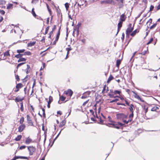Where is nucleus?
<instances>
[{
    "instance_id": "obj_1",
    "label": "nucleus",
    "mask_w": 160,
    "mask_h": 160,
    "mask_svg": "<svg viewBox=\"0 0 160 160\" xmlns=\"http://www.w3.org/2000/svg\"><path fill=\"white\" fill-rule=\"evenodd\" d=\"M104 124L107 126L117 129H122L123 127L126 126V125L124 124H123L120 122H116L115 121L112 120L110 116H108L107 119L105 120V122Z\"/></svg>"
},
{
    "instance_id": "obj_2",
    "label": "nucleus",
    "mask_w": 160,
    "mask_h": 160,
    "mask_svg": "<svg viewBox=\"0 0 160 160\" xmlns=\"http://www.w3.org/2000/svg\"><path fill=\"white\" fill-rule=\"evenodd\" d=\"M117 119L119 120H122L124 124H127L129 122H131L132 119H129L127 120L128 119L127 115L123 113H119L117 114L116 115Z\"/></svg>"
},
{
    "instance_id": "obj_3",
    "label": "nucleus",
    "mask_w": 160,
    "mask_h": 160,
    "mask_svg": "<svg viewBox=\"0 0 160 160\" xmlns=\"http://www.w3.org/2000/svg\"><path fill=\"white\" fill-rule=\"evenodd\" d=\"M134 24H133L132 27V24L129 23L126 30V38H128L129 37L130 33L132 31L134 28Z\"/></svg>"
},
{
    "instance_id": "obj_4",
    "label": "nucleus",
    "mask_w": 160,
    "mask_h": 160,
    "mask_svg": "<svg viewBox=\"0 0 160 160\" xmlns=\"http://www.w3.org/2000/svg\"><path fill=\"white\" fill-rule=\"evenodd\" d=\"M27 147L30 155L31 156L33 155L36 151V148L32 146H27Z\"/></svg>"
},
{
    "instance_id": "obj_5",
    "label": "nucleus",
    "mask_w": 160,
    "mask_h": 160,
    "mask_svg": "<svg viewBox=\"0 0 160 160\" xmlns=\"http://www.w3.org/2000/svg\"><path fill=\"white\" fill-rule=\"evenodd\" d=\"M73 93L72 91L70 89H68L67 91H65L63 92V94H65L69 97V98H70Z\"/></svg>"
},
{
    "instance_id": "obj_6",
    "label": "nucleus",
    "mask_w": 160,
    "mask_h": 160,
    "mask_svg": "<svg viewBox=\"0 0 160 160\" xmlns=\"http://www.w3.org/2000/svg\"><path fill=\"white\" fill-rule=\"evenodd\" d=\"M27 119L28 123L29 124V125L32 126H34L31 118L28 114L27 115Z\"/></svg>"
},
{
    "instance_id": "obj_7",
    "label": "nucleus",
    "mask_w": 160,
    "mask_h": 160,
    "mask_svg": "<svg viewBox=\"0 0 160 160\" xmlns=\"http://www.w3.org/2000/svg\"><path fill=\"white\" fill-rule=\"evenodd\" d=\"M152 111H156L157 112H160V106L159 105H155L152 107L151 109Z\"/></svg>"
},
{
    "instance_id": "obj_8",
    "label": "nucleus",
    "mask_w": 160,
    "mask_h": 160,
    "mask_svg": "<svg viewBox=\"0 0 160 160\" xmlns=\"http://www.w3.org/2000/svg\"><path fill=\"white\" fill-rule=\"evenodd\" d=\"M81 24L78 23L77 25L74 28L75 32H76L77 36H78L79 33V26H80Z\"/></svg>"
},
{
    "instance_id": "obj_9",
    "label": "nucleus",
    "mask_w": 160,
    "mask_h": 160,
    "mask_svg": "<svg viewBox=\"0 0 160 160\" xmlns=\"http://www.w3.org/2000/svg\"><path fill=\"white\" fill-rule=\"evenodd\" d=\"M96 118H97L98 119V121H99V122H98L97 123L101 124H104V123L105 122V120H102L101 117H98L97 114V112H96Z\"/></svg>"
},
{
    "instance_id": "obj_10",
    "label": "nucleus",
    "mask_w": 160,
    "mask_h": 160,
    "mask_svg": "<svg viewBox=\"0 0 160 160\" xmlns=\"http://www.w3.org/2000/svg\"><path fill=\"white\" fill-rule=\"evenodd\" d=\"M90 93L91 92L89 91L86 92L83 94L81 98L82 99H85L89 97Z\"/></svg>"
},
{
    "instance_id": "obj_11",
    "label": "nucleus",
    "mask_w": 160,
    "mask_h": 160,
    "mask_svg": "<svg viewBox=\"0 0 160 160\" xmlns=\"http://www.w3.org/2000/svg\"><path fill=\"white\" fill-rule=\"evenodd\" d=\"M26 128V126L24 124H21L18 127V131L21 132Z\"/></svg>"
},
{
    "instance_id": "obj_12",
    "label": "nucleus",
    "mask_w": 160,
    "mask_h": 160,
    "mask_svg": "<svg viewBox=\"0 0 160 160\" xmlns=\"http://www.w3.org/2000/svg\"><path fill=\"white\" fill-rule=\"evenodd\" d=\"M116 1H117L118 4L119 6V8H122L123 7L124 0H116Z\"/></svg>"
},
{
    "instance_id": "obj_13",
    "label": "nucleus",
    "mask_w": 160,
    "mask_h": 160,
    "mask_svg": "<svg viewBox=\"0 0 160 160\" xmlns=\"http://www.w3.org/2000/svg\"><path fill=\"white\" fill-rule=\"evenodd\" d=\"M133 92L134 94V96L135 98H137V99L139 100L141 102H144V100L142 99L140 96H139L137 94L136 92Z\"/></svg>"
},
{
    "instance_id": "obj_14",
    "label": "nucleus",
    "mask_w": 160,
    "mask_h": 160,
    "mask_svg": "<svg viewBox=\"0 0 160 160\" xmlns=\"http://www.w3.org/2000/svg\"><path fill=\"white\" fill-rule=\"evenodd\" d=\"M24 99V97L20 98L19 96H18L15 99V102H22Z\"/></svg>"
},
{
    "instance_id": "obj_15",
    "label": "nucleus",
    "mask_w": 160,
    "mask_h": 160,
    "mask_svg": "<svg viewBox=\"0 0 160 160\" xmlns=\"http://www.w3.org/2000/svg\"><path fill=\"white\" fill-rule=\"evenodd\" d=\"M53 100L52 97L50 96L49 98V100L48 102L47 107L48 108H50V104Z\"/></svg>"
},
{
    "instance_id": "obj_16",
    "label": "nucleus",
    "mask_w": 160,
    "mask_h": 160,
    "mask_svg": "<svg viewBox=\"0 0 160 160\" xmlns=\"http://www.w3.org/2000/svg\"><path fill=\"white\" fill-rule=\"evenodd\" d=\"M126 18L127 17L125 16L124 13L122 14L120 16V21L122 22L125 20Z\"/></svg>"
},
{
    "instance_id": "obj_17",
    "label": "nucleus",
    "mask_w": 160,
    "mask_h": 160,
    "mask_svg": "<svg viewBox=\"0 0 160 160\" xmlns=\"http://www.w3.org/2000/svg\"><path fill=\"white\" fill-rule=\"evenodd\" d=\"M108 91V87H106V85H105L104 86V87L102 92L103 94L106 93H107Z\"/></svg>"
},
{
    "instance_id": "obj_18",
    "label": "nucleus",
    "mask_w": 160,
    "mask_h": 160,
    "mask_svg": "<svg viewBox=\"0 0 160 160\" xmlns=\"http://www.w3.org/2000/svg\"><path fill=\"white\" fill-rule=\"evenodd\" d=\"M66 119H64L61 122L59 125V127L62 128L63 126L66 124Z\"/></svg>"
},
{
    "instance_id": "obj_19",
    "label": "nucleus",
    "mask_w": 160,
    "mask_h": 160,
    "mask_svg": "<svg viewBox=\"0 0 160 160\" xmlns=\"http://www.w3.org/2000/svg\"><path fill=\"white\" fill-rule=\"evenodd\" d=\"M32 142V139L30 138L29 137H28V138H27L26 140L25 141V143L26 144H29L30 143Z\"/></svg>"
},
{
    "instance_id": "obj_20",
    "label": "nucleus",
    "mask_w": 160,
    "mask_h": 160,
    "mask_svg": "<svg viewBox=\"0 0 160 160\" xmlns=\"http://www.w3.org/2000/svg\"><path fill=\"white\" fill-rule=\"evenodd\" d=\"M61 29V27H60L59 28L58 30V31L57 34L55 39H56V41H58V39L59 38L60 33V30Z\"/></svg>"
},
{
    "instance_id": "obj_21",
    "label": "nucleus",
    "mask_w": 160,
    "mask_h": 160,
    "mask_svg": "<svg viewBox=\"0 0 160 160\" xmlns=\"http://www.w3.org/2000/svg\"><path fill=\"white\" fill-rule=\"evenodd\" d=\"M113 1V0H106L105 1H101V4H103L104 2H105L107 4H111Z\"/></svg>"
},
{
    "instance_id": "obj_22",
    "label": "nucleus",
    "mask_w": 160,
    "mask_h": 160,
    "mask_svg": "<svg viewBox=\"0 0 160 160\" xmlns=\"http://www.w3.org/2000/svg\"><path fill=\"white\" fill-rule=\"evenodd\" d=\"M139 32V30L136 29L135 30L132 32L130 34V35L132 37H134L136 33H137Z\"/></svg>"
},
{
    "instance_id": "obj_23",
    "label": "nucleus",
    "mask_w": 160,
    "mask_h": 160,
    "mask_svg": "<svg viewBox=\"0 0 160 160\" xmlns=\"http://www.w3.org/2000/svg\"><path fill=\"white\" fill-rule=\"evenodd\" d=\"M6 3V1L5 0H0V5H2L1 7L2 8H5V7L4 6Z\"/></svg>"
},
{
    "instance_id": "obj_24",
    "label": "nucleus",
    "mask_w": 160,
    "mask_h": 160,
    "mask_svg": "<svg viewBox=\"0 0 160 160\" xmlns=\"http://www.w3.org/2000/svg\"><path fill=\"white\" fill-rule=\"evenodd\" d=\"M36 43L35 41H33V42H31L29 43H28L27 44V46L28 47H31L32 46H34Z\"/></svg>"
},
{
    "instance_id": "obj_25",
    "label": "nucleus",
    "mask_w": 160,
    "mask_h": 160,
    "mask_svg": "<svg viewBox=\"0 0 160 160\" xmlns=\"http://www.w3.org/2000/svg\"><path fill=\"white\" fill-rule=\"evenodd\" d=\"M23 86L22 84L21 83H19L16 86V88L19 89L21 88Z\"/></svg>"
},
{
    "instance_id": "obj_26",
    "label": "nucleus",
    "mask_w": 160,
    "mask_h": 160,
    "mask_svg": "<svg viewBox=\"0 0 160 160\" xmlns=\"http://www.w3.org/2000/svg\"><path fill=\"white\" fill-rule=\"evenodd\" d=\"M31 70V68L30 66L28 64L27 65V68L26 69V73L27 74Z\"/></svg>"
},
{
    "instance_id": "obj_27",
    "label": "nucleus",
    "mask_w": 160,
    "mask_h": 160,
    "mask_svg": "<svg viewBox=\"0 0 160 160\" xmlns=\"http://www.w3.org/2000/svg\"><path fill=\"white\" fill-rule=\"evenodd\" d=\"M134 105L132 104H131L129 108L130 111L131 112L133 113V109Z\"/></svg>"
},
{
    "instance_id": "obj_28",
    "label": "nucleus",
    "mask_w": 160,
    "mask_h": 160,
    "mask_svg": "<svg viewBox=\"0 0 160 160\" xmlns=\"http://www.w3.org/2000/svg\"><path fill=\"white\" fill-rule=\"evenodd\" d=\"M137 52L136 51L133 53L132 55V57H131V58L129 60V62L130 63V64L132 63V62L134 60H133L132 61V59H133V57L135 55L136 53H137Z\"/></svg>"
},
{
    "instance_id": "obj_29",
    "label": "nucleus",
    "mask_w": 160,
    "mask_h": 160,
    "mask_svg": "<svg viewBox=\"0 0 160 160\" xmlns=\"http://www.w3.org/2000/svg\"><path fill=\"white\" fill-rule=\"evenodd\" d=\"M22 137L21 135H18L15 138V140L16 141H19L21 139Z\"/></svg>"
},
{
    "instance_id": "obj_30",
    "label": "nucleus",
    "mask_w": 160,
    "mask_h": 160,
    "mask_svg": "<svg viewBox=\"0 0 160 160\" xmlns=\"http://www.w3.org/2000/svg\"><path fill=\"white\" fill-rule=\"evenodd\" d=\"M108 95V96H109L110 98H115L116 97L119 98V96H114V94H111V93H109Z\"/></svg>"
},
{
    "instance_id": "obj_31",
    "label": "nucleus",
    "mask_w": 160,
    "mask_h": 160,
    "mask_svg": "<svg viewBox=\"0 0 160 160\" xmlns=\"http://www.w3.org/2000/svg\"><path fill=\"white\" fill-rule=\"evenodd\" d=\"M121 60L118 59L116 61V66L117 67H118L121 63Z\"/></svg>"
},
{
    "instance_id": "obj_32",
    "label": "nucleus",
    "mask_w": 160,
    "mask_h": 160,
    "mask_svg": "<svg viewBox=\"0 0 160 160\" xmlns=\"http://www.w3.org/2000/svg\"><path fill=\"white\" fill-rule=\"evenodd\" d=\"M24 122V118L23 117H22L20 119L19 122L21 124H24L23 123Z\"/></svg>"
},
{
    "instance_id": "obj_33",
    "label": "nucleus",
    "mask_w": 160,
    "mask_h": 160,
    "mask_svg": "<svg viewBox=\"0 0 160 160\" xmlns=\"http://www.w3.org/2000/svg\"><path fill=\"white\" fill-rule=\"evenodd\" d=\"M121 93V91L118 90H115L114 91L113 94H118L120 95Z\"/></svg>"
},
{
    "instance_id": "obj_34",
    "label": "nucleus",
    "mask_w": 160,
    "mask_h": 160,
    "mask_svg": "<svg viewBox=\"0 0 160 160\" xmlns=\"http://www.w3.org/2000/svg\"><path fill=\"white\" fill-rule=\"evenodd\" d=\"M113 78V76L112 75H110L109 76V78H108V80H107V82L108 83L109 82L112 80Z\"/></svg>"
},
{
    "instance_id": "obj_35",
    "label": "nucleus",
    "mask_w": 160,
    "mask_h": 160,
    "mask_svg": "<svg viewBox=\"0 0 160 160\" xmlns=\"http://www.w3.org/2000/svg\"><path fill=\"white\" fill-rule=\"evenodd\" d=\"M34 8H33L32 10V14L33 17L35 18H36L37 15L36 14L35 12L34 11Z\"/></svg>"
},
{
    "instance_id": "obj_36",
    "label": "nucleus",
    "mask_w": 160,
    "mask_h": 160,
    "mask_svg": "<svg viewBox=\"0 0 160 160\" xmlns=\"http://www.w3.org/2000/svg\"><path fill=\"white\" fill-rule=\"evenodd\" d=\"M20 103V110L22 112L24 110V108L23 106V102H22Z\"/></svg>"
},
{
    "instance_id": "obj_37",
    "label": "nucleus",
    "mask_w": 160,
    "mask_h": 160,
    "mask_svg": "<svg viewBox=\"0 0 160 160\" xmlns=\"http://www.w3.org/2000/svg\"><path fill=\"white\" fill-rule=\"evenodd\" d=\"M24 55L23 54H20V53H18V54L16 55H15V58H21L22 56Z\"/></svg>"
},
{
    "instance_id": "obj_38",
    "label": "nucleus",
    "mask_w": 160,
    "mask_h": 160,
    "mask_svg": "<svg viewBox=\"0 0 160 160\" xmlns=\"http://www.w3.org/2000/svg\"><path fill=\"white\" fill-rule=\"evenodd\" d=\"M26 59L25 58H20L19 59L18 62H22V61L25 62V61H26Z\"/></svg>"
},
{
    "instance_id": "obj_39",
    "label": "nucleus",
    "mask_w": 160,
    "mask_h": 160,
    "mask_svg": "<svg viewBox=\"0 0 160 160\" xmlns=\"http://www.w3.org/2000/svg\"><path fill=\"white\" fill-rule=\"evenodd\" d=\"M3 55L4 56H10V54L9 53V50H7V51L4 52Z\"/></svg>"
},
{
    "instance_id": "obj_40",
    "label": "nucleus",
    "mask_w": 160,
    "mask_h": 160,
    "mask_svg": "<svg viewBox=\"0 0 160 160\" xmlns=\"http://www.w3.org/2000/svg\"><path fill=\"white\" fill-rule=\"evenodd\" d=\"M25 51V50L24 49H22L17 50V52L18 53L21 54L23 52Z\"/></svg>"
},
{
    "instance_id": "obj_41",
    "label": "nucleus",
    "mask_w": 160,
    "mask_h": 160,
    "mask_svg": "<svg viewBox=\"0 0 160 160\" xmlns=\"http://www.w3.org/2000/svg\"><path fill=\"white\" fill-rule=\"evenodd\" d=\"M148 51V49L147 48V49L146 50L142 52L139 53V54H141L143 55H145L147 53V52Z\"/></svg>"
},
{
    "instance_id": "obj_42",
    "label": "nucleus",
    "mask_w": 160,
    "mask_h": 160,
    "mask_svg": "<svg viewBox=\"0 0 160 160\" xmlns=\"http://www.w3.org/2000/svg\"><path fill=\"white\" fill-rule=\"evenodd\" d=\"M124 101L125 102V105L128 106H130V104L129 102L128 101V100H127V99L125 98V99L124 100Z\"/></svg>"
},
{
    "instance_id": "obj_43",
    "label": "nucleus",
    "mask_w": 160,
    "mask_h": 160,
    "mask_svg": "<svg viewBox=\"0 0 160 160\" xmlns=\"http://www.w3.org/2000/svg\"><path fill=\"white\" fill-rule=\"evenodd\" d=\"M23 54H24V55H27L29 56V55H31V52H30L29 51H28L26 52H24Z\"/></svg>"
},
{
    "instance_id": "obj_44",
    "label": "nucleus",
    "mask_w": 160,
    "mask_h": 160,
    "mask_svg": "<svg viewBox=\"0 0 160 160\" xmlns=\"http://www.w3.org/2000/svg\"><path fill=\"white\" fill-rule=\"evenodd\" d=\"M122 22L120 21L118 24V28H120L122 26Z\"/></svg>"
},
{
    "instance_id": "obj_45",
    "label": "nucleus",
    "mask_w": 160,
    "mask_h": 160,
    "mask_svg": "<svg viewBox=\"0 0 160 160\" xmlns=\"http://www.w3.org/2000/svg\"><path fill=\"white\" fill-rule=\"evenodd\" d=\"M41 108L42 109V110L43 112L42 114L43 115V117H45V109L44 108H43L42 107H41Z\"/></svg>"
},
{
    "instance_id": "obj_46",
    "label": "nucleus",
    "mask_w": 160,
    "mask_h": 160,
    "mask_svg": "<svg viewBox=\"0 0 160 160\" xmlns=\"http://www.w3.org/2000/svg\"><path fill=\"white\" fill-rule=\"evenodd\" d=\"M157 25V23L156 22V23L153 24L150 27V29H152L154 28H155L156 26Z\"/></svg>"
},
{
    "instance_id": "obj_47",
    "label": "nucleus",
    "mask_w": 160,
    "mask_h": 160,
    "mask_svg": "<svg viewBox=\"0 0 160 160\" xmlns=\"http://www.w3.org/2000/svg\"><path fill=\"white\" fill-rule=\"evenodd\" d=\"M13 5L12 4L9 3L7 6V9H9L12 7Z\"/></svg>"
},
{
    "instance_id": "obj_48",
    "label": "nucleus",
    "mask_w": 160,
    "mask_h": 160,
    "mask_svg": "<svg viewBox=\"0 0 160 160\" xmlns=\"http://www.w3.org/2000/svg\"><path fill=\"white\" fill-rule=\"evenodd\" d=\"M65 6L66 10H68L69 7V4L67 2H66L65 4Z\"/></svg>"
},
{
    "instance_id": "obj_49",
    "label": "nucleus",
    "mask_w": 160,
    "mask_h": 160,
    "mask_svg": "<svg viewBox=\"0 0 160 160\" xmlns=\"http://www.w3.org/2000/svg\"><path fill=\"white\" fill-rule=\"evenodd\" d=\"M61 132V130L59 132V133L57 135V136L53 140V142L52 143V145H51V146H52V145L53 144V143H54V141L58 137L59 134Z\"/></svg>"
},
{
    "instance_id": "obj_50",
    "label": "nucleus",
    "mask_w": 160,
    "mask_h": 160,
    "mask_svg": "<svg viewBox=\"0 0 160 160\" xmlns=\"http://www.w3.org/2000/svg\"><path fill=\"white\" fill-rule=\"evenodd\" d=\"M25 63L26 62H22V63H20L18 64L17 66V68L18 69L19 67H20V66H21L23 64H25Z\"/></svg>"
},
{
    "instance_id": "obj_51",
    "label": "nucleus",
    "mask_w": 160,
    "mask_h": 160,
    "mask_svg": "<svg viewBox=\"0 0 160 160\" xmlns=\"http://www.w3.org/2000/svg\"><path fill=\"white\" fill-rule=\"evenodd\" d=\"M60 98L61 101H64L66 99V98L65 97L63 96H62L60 97Z\"/></svg>"
},
{
    "instance_id": "obj_52",
    "label": "nucleus",
    "mask_w": 160,
    "mask_h": 160,
    "mask_svg": "<svg viewBox=\"0 0 160 160\" xmlns=\"http://www.w3.org/2000/svg\"><path fill=\"white\" fill-rule=\"evenodd\" d=\"M49 27H49V26H48L46 28L45 31V32L44 34H47L48 33V30L49 29Z\"/></svg>"
},
{
    "instance_id": "obj_53",
    "label": "nucleus",
    "mask_w": 160,
    "mask_h": 160,
    "mask_svg": "<svg viewBox=\"0 0 160 160\" xmlns=\"http://www.w3.org/2000/svg\"><path fill=\"white\" fill-rule=\"evenodd\" d=\"M39 0H32L31 3L33 4H36L38 3Z\"/></svg>"
},
{
    "instance_id": "obj_54",
    "label": "nucleus",
    "mask_w": 160,
    "mask_h": 160,
    "mask_svg": "<svg viewBox=\"0 0 160 160\" xmlns=\"http://www.w3.org/2000/svg\"><path fill=\"white\" fill-rule=\"evenodd\" d=\"M15 79L16 80L19 82L20 81V78H19V76L18 75H15Z\"/></svg>"
},
{
    "instance_id": "obj_55",
    "label": "nucleus",
    "mask_w": 160,
    "mask_h": 160,
    "mask_svg": "<svg viewBox=\"0 0 160 160\" xmlns=\"http://www.w3.org/2000/svg\"><path fill=\"white\" fill-rule=\"evenodd\" d=\"M119 100V99L118 98H116L114 100H112L110 102V103H112L114 102H117V101Z\"/></svg>"
},
{
    "instance_id": "obj_56",
    "label": "nucleus",
    "mask_w": 160,
    "mask_h": 160,
    "mask_svg": "<svg viewBox=\"0 0 160 160\" xmlns=\"http://www.w3.org/2000/svg\"><path fill=\"white\" fill-rule=\"evenodd\" d=\"M153 38H151L149 41L147 42V44H149L150 43L153 41Z\"/></svg>"
},
{
    "instance_id": "obj_57",
    "label": "nucleus",
    "mask_w": 160,
    "mask_h": 160,
    "mask_svg": "<svg viewBox=\"0 0 160 160\" xmlns=\"http://www.w3.org/2000/svg\"><path fill=\"white\" fill-rule=\"evenodd\" d=\"M124 36L125 34L124 32L122 33V37H121V39L122 41H123L124 39Z\"/></svg>"
},
{
    "instance_id": "obj_58",
    "label": "nucleus",
    "mask_w": 160,
    "mask_h": 160,
    "mask_svg": "<svg viewBox=\"0 0 160 160\" xmlns=\"http://www.w3.org/2000/svg\"><path fill=\"white\" fill-rule=\"evenodd\" d=\"M117 104L118 105H122V106H126V105L125 104H124V103H120V102H118L117 103Z\"/></svg>"
},
{
    "instance_id": "obj_59",
    "label": "nucleus",
    "mask_w": 160,
    "mask_h": 160,
    "mask_svg": "<svg viewBox=\"0 0 160 160\" xmlns=\"http://www.w3.org/2000/svg\"><path fill=\"white\" fill-rule=\"evenodd\" d=\"M152 18H150L148 20V21L147 22V23L148 22H149V26H150V24L151 23H152Z\"/></svg>"
},
{
    "instance_id": "obj_60",
    "label": "nucleus",
    "mask_w": 160,
    "mask_h": 160,
    "mask_svg": "<svg viewBox=\"0 0 160 160\" xmlns=\"http://www.w3.org/2000/svg\"><path fill=\"white\" fill-rule=\"evenodd\" d=\"M26 146L25 145L19 147V149L22 150L26 148Z\"/></svg>"
},
{
    "instance_id": "obj_61",
    "label": "nucleus",
    "mask_w": 160,
    "mask_h": 160,
    "mask_svg": "<svg viewBox=\"0 0 160 160\" xmlns=\"http://www.w3.org/2000/svg\"><path fill=\"white\" fill-rule=\"evenodd\" d=\"M89 111L92 114V115H93L94 117L95 118H96V116L94 115V112L93 111L92 109H91Z\"/></svg>"
},
{
    "instance_id": "obj_62",
    "label": "nucleus",
    "mask_w": 160,
    "mask_h": 160,
    "mask_svg": "<svg viewBox=\"0 0 160 160\" xmlns=\"http://www.w3.org/2000/svg\"><path fill=\"white\" fill-rule=\"evenodd\" d=\"M154 8V6H153L152 5H151L150 7L149 11H152L153 10Z\"/></svg>"
},
{
    "instance_id": "obj_63",
    "label": "nucleus",
    "mask_w": 160,
    "mask_h": 160,
    "mask_svg": "<svg viewBox=\"0 0 160 160\" xmlns=\"http://www.w3.org/2000/svg\"><path fill=\"white\" fill-rule=\"evenodd\" d=\"M0 13L2 15H3L5 14V12L3 10H0Z\"/></svg>"
},
{
    "instance_id": "obj_64",
    "label": "nucleus",
    "mask_w": 160,
    "mask_h": 160,
    "mask_svg": "<svg viewBox=\"0 0 160 160\" xmlns=\"http://www.w3.org/2000/svg\"><path fill=\"white\" fill-rule=\"evenodd\" d=\"M72 48L71 47L67 48H66V49L68 52H69L70 50H72Z\"/></svg>"
}]
</instances>
